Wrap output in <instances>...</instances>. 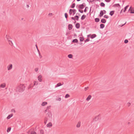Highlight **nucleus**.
Wrapping results in <instances>:
<instances>
[{
	"mask_svg": "<svg viewBox=\"0 0 134 134\" xmlns=\"http://www.w3.org/2000/svg\"><path fill=\"white\" fill-rule=\"evenodd\" d=\"M25 88V86L23 84H21L19 85L16 89V91L21 92H23Z\"/></svg>",
	"mask_w": 134,
	"mask_h": 134,
	"instance_id": "nucleus-1",
	"label": "nucleus"
},
{
	"mask_svg": "<svg viewBox=\"0 0 134 134\" xmlns=\"http://www.w3.org/2000/svg\"><path fill=\"white\" fill-rule=\"evenodd\" d=\"M46 116L48 119H51L52 118V114L50 111H48V113L46 114Z\"/></svg>",
	"mask_w": 134,
	"mask_h": 134,
	"instance_id": "nucleus-2",
	"label": "nucleus"
},
{
	"mask_svg": "<svg viewBox=\"0 0 134 134\" xmlns=\"http://www.w3.org/2000/svg\"><path fill=\"white\" fill-rule=\"evenodd\" d=\"M76 12V9H70L69 10V13L70 15H71L72 13H73V15H74L75 14Z\"/></svg>",
	"mask_w": 134,
	"mask_h": 134,
	"instance_id": "nucleus-3",
	"label": "nucleus"
},
{
	"mask_svg": "<svg viewBox=\"0 0 134 134\" xmlns=\"http://www.w3.org/2000/svg\"><path fill=\"white\" fill-rule=\"evenodd\" d=\"M130 13L133 14L134 13V8H132L131 7L129 9L128 11Z\"/></svg>",
	"mask_w": 134,
	"mask_h": 134,
	"instance_id": "nucleus-4",
	"label": "nucleus"
},
{
	"mask_svg": "<svg viewBox=\"0 0 134 134\" xmlns=\"http://www.w3.org/2000/svg\"><path fill=\"white\" fill-rule=\"evenodd\" d=\"M113 6L114 7H117L119 10L121 8V7L119 4H116L114 5Z\"/></svg>",
	"mask_w": 134,
	"mask_h": 134,
	"instance_id": "nucleus-5",
	"label": "nucleus"
},
{
	"mask_svg": "<svg viewBox=\"0 0 134 134\" xmlns=\"http://www.w3.org/2000/svg\"><path fill=\"white\" fill-rule=\"evenodd\" d=\"M85 3H83L82 4L79 5L78 6V8L80 9H83L84 8Z\"/></svg>",
	"mask_w": 134,
	"mask_h": 134,
	"instance_id": "nucleus-6",
	"label": "nucleus"
},
{
	"mask_svg": "<svg viewBox=\"0 0 134 134\" xmlns=\"http://www.w3.org/2000/svg\"><path fill=\"white\" fill-rule=\"evenodd\" d=\"M63 83L62 84L61 83H57L56 85L55 86V88L57 87H59L60 86H61L63 85Z\"/></svg>",
	"mask_w": 134,
	"mask_h": 134,
	"instance_id": "nucleus-7",
	"label": "nucleus"
},
{
	"mask_svg": "<svg viewBox=\"0 0 134 134\" xmlns=\"http://www.w3.org/2000/svg\"><path fill=\"white\" fill-rule=\"evenodd\" d=\"M12 68V64H10L8 65L7 66L8 70H11Z\"/></svg>",
	"mask_w": 134,
	"mask_h": 134,
	"instance_id": "nucleus-8",
	"label": "nucleus"
},
{
	"mask_svg": "<svg viewBox=\"0 0 134 134\" xmlns=\"http://www.w3.org/2000/svg\"><path fill=\"white\" fill-rule=\"evenodd\" d=\"M6 86V84L5 83L1 84L0 85V87L1 88H4Z\"/></svg>",
	"mask_w": 134,
	"mask_h": 134,
	"instance_id": "nucleus-9",
	"label": "nucleus"
},
{
	"mask_svg": "<svg viewBox=\"0 0 134 134\" xmlns=\"http://www.w3.org/2000/svg\"><path fill=\"white\" fill-rule=\"evenodd\" d=\"M42 76L41 75H39L38 77V80L40 82H41L42 81Z\"/></svg>",
	"mask_w": 134,
	"mask_h": 134,
	"instance_id": "nucleus-10",
	"label": "nucleus"
},
{
	"mask_svg": "<svg viewBox=\"0 0 134 134\" xmlns=\"http://www.w3.org/2000/svg\"><path fill=\"white\" fill-rule=\"evenodd\" d=\"M92 96L91 95H89L86 99V100L87 101H89L91 98Z\"/></svg>",
	"mask_w": 134,
	"mask_h": 134,
	"instance_id": "nucleus-11",
	"label": "nucleus"
},
{
	"mask_svg": "<svg viewBox=\"0 0 134 134\" xmlns=\"http://www.w3.org/2000/svg\"><path fill=\"white\" fill-rule=\"evenodd\" d=\"M13 115L12 114H11L8 115L7 118V119L8 120L10 119L11 117H12L13 116Z\"/></svg>",
	"mask_w": 134,
	"mask_h": 134,
	"instance_id": "nucleus-12",
	"label": "nucleus"
},
{
	"mask_svg": "<svg viewBox=\"0 0 134 134\" xmlns=\"http://www.w3.org/2000/svg\"><path fill=\"white\" fill-rule=\"evenodd\" d=\"M68 29L69 30H71L72 28V25L69 24L68 25Z\"/></svg>",
	"mask_w": 134,
	"mask_h": 134,
	"instance_id": "nucleus-13",
	"label": "nucleus"
},
{
	"mask_svg": "<svg viewBox=\"0 0 134 134\" xmlns=\"http://www.w3.org/2000/svg\"><path fill=\"white\" fill-rule=\"evenodd\" d=\"M106 22V20L104 19H102L101 20V22L103 23H105Z\"/></svg>",
	"mask_w": 134,
	"mask_h": 134,
	"instance_id": "nucleus-14",
	"label": "nucleus"
},
{
	"mask_svg": "<svg viewBox=\"0 0 134 134\" xmlns=\"http://www.w3.org/2000/svg\"><path fill=\"white\" fill-rule=\"evenodd\" d=\"M52 126V124L51 122H49L47 124V127H51Z\"/></svg>",
	"mask_w": 134,
	"mask_h": 134,
	"instance_id": "nucleus-15",
	"label": "nucleus"
},
{
	"mask_svg": "<svg viewBox=\"0 0 134 134\" xmlns=\"http://www.w3.org/2000/svg\"><path fill=\"white\" fill-rule=\"evenodd\" d=\"M102 10H101L100 12L99 16L100 17H101L103 16L104 14V13Z\"/></svg>",
	"mask_w": 134,
	"mask_h": 134,
	"instance_id": "nucleus-16",
	"label": "nucleus"
},
{
	"mask_svg": "<svg viewBox=\"0 0 134 134\" xmlns=\"http://www.w3.org/2000/svg\"><path fill=\"white\" fill-rule=\"evenodd\" d=\"M77 29H79L80 27V25L79 23H77L75 25Z\"/></svg>",
	"mask_w": 134,
	"mask_h": 134,
	"instance_id": "nucleus-17",
	"label": "nucleus"
},
{
	"mask_svg": "<svg viewBox=\"0 0 134 134\" xmlns=\"http://www.w3.org/2000/svg\"><path fill=\"white\" fill-rule=\"evenodd\" d=\"M47 104V103L46 102H43L41 104V105L43 106H44Z\"/></svg>",
	"mask_w": 134,
	"mask_h": 134,
	"instance_id": "nucleus-18",
	"label": "nucleus"
},
{
	"mask_svg": "<svg viewBox=\"0 0 134 134\" xmlns=\"http://www.w3.org/2000/svg\"><path fill=\"white\" fill-rule=\"evenodd\" d=\"M86 15H83L82 16L81 18V19L82 20H83L85 19V18H86Z\"/></svg>",
	"mask_w": 134,
	"mask_h": 134,
	"instance_id": "nucleus-19",
	"label": "nucleus"
},
{
	"mask_svg": "<svg viewBox=\"0 0 134 134\" xmlns=\"http://www.w3.org/2000/svg\"><path fill=\"white\" fill-rule=\"evenodd\" d=\"M9 44L11 46H12L13 45V43H12V42L10 40H8V41Z\"/></svg>",
	"mask_w": 134,
	"mask_h": 134,
	"instance_id": "nucleus-20",
	"label": "nucleus"
},
{
	"mask_svg": "<svg viewBox=\"0 0 134 134\" xmlns=\"http://www.w3.org/2000/svg\"><path fill=\"white\" fill-rule=\"evenodd\" d=\"M114 11H111L109 13V15L111 16H112L114 14Z\"/></svg>",
	"mask_w": 134,
	"mask_h": 134,
	"instance_id": "nucleus-21",
	"label": "nucleus"
},
{
	"mask_svg": "<svg viewBox=\"0 0 134 134\" xmlns=\"http://www.w3.org/2000/svg\"><path fill=\"white\" fill-rule=\"evenodd\" d=\"M105 26V25L103 24H101L100 25V29H103Z\"/></svg>",
	"mask_w": 134,
	"mask_h": 134,
	"instance_id": "nucleus-22",
	"label": "nucleus"
},
{
	"mask_svg": "<svg viewBox=\"0 0 134 134\" xmlns=\"http://www.w3.org/2000/svg\"><path fill=\"white\" fill-rule=\"evenodd\" d=\"M96 35L95 34H93L91 36V38L92 39L96 37Z\"/></svg>",
	"mask_w": 134,
	"mask_h": 134,
	"instance_id": "nucleus-23",
	"label": "nucleus"
},
{
	"mask_svg": "<svg viewBox=\"0 0 134 134\" xmlns=\"http://www.w3.org/2000/svg\"><path fill=\"white\" fill-rule=\"evenodd\" d=\"M81 122H79L76 125V127H79L80 126Z\"/></svg>",
	"mask_w": 134,
	"mask_h": 134,
	"instance_id": "nucleus-24",
	"label": "nucleus"
},
{
	"mask_svg": "<svg viewBox=\"0 0 134 134\" xmlns=\"http://www.w3.org/2000/svg\"><path fill=\"white\" fill-rule=\"evenodd\" d=\"M38 82L37 81H34V86H37L38 85Z\"/></svg>",
	"mask_w": 134,
	"mask_h": 134,
	"instance_id": "nucleus-25",
	"label": "nucleus"
},
{
	"mask_svg": "<svg viewBox=\"0 0 134 134\" xmlns=\"http://www.w3.org/2000/svg\"><path fill=\"white\" fill-rule=\"evenodd\" d=\"M129 6V5H127L124 8V9L123 10V12H125V11H126L127 9V8Z\"/></svg>",
	"mask_w": 134,
	"mask_h": 134,
	"instance_id": "nucleus-26",
	"label": "nucleus"
},
{
	"mask_svg": "<svg viewBox=\"0 0 134 134\" xmlns=\"http://www.w3.org/2000/svg\"><path fill=\"white\" fill-rule=\"evenodd\" d=\"M78 42V40L76 39H75L73 40L72 42L73 43H77Z\"/></svg>",
	"mask_w": 134,
	"mask_h": 134,
	"instance_id": "nucleus-27",
	"label": "nucleus"
},
{
	"mask_svg": "<svg viewBox=\"0 0 134 134\" xmlns=\"http://www.w3.org/2000/svg\"><path fill=\"white\" fill-rule=\"evenodd\" d=\"M100 5L102 7H104L105 6V4L103 2H101L100 3Z\"/></svg>",
	"mask_w": 134,
	"mask_h": 134,
	"instance_id": "nucleus-28",
	"label": "nucleus"
},
{
	"mask_svg": "<svg viewBox=\"0 0 134 134\" xmlns=\"http://www.w3.org/2000/svg\"><path fill=\"white\" fill-rule=\"evenodd\" d=\"M95 21L96 22H98L99 21V19L98 18H96L95 19Z\"/></svg>",
	"mask_w": 134,
	"mask_h": 134,
	"instance_id": "nucleus-29",
	"label": "nucleus"
},
{
	"mask_svg": "<svg viewBox=\"0 0 134 134\" xmlns=\"http://www.w3.org/2000/svg\"><path fill=\"white\" fill-rule=\"evenodd\" d=\"M11 127H8V128H7V132H9L10 130H11Z\"/></svg>",
	"mask_w": 134,
	"mask_h": 134,
	"instance_id": "nucleus-30",
	"label": "nucleus"
},
{
	"mask_svg": "<svg viewBox=\"0 0 134 134\" xmlns=\"http://www.w3.org/2000/svg\"><path fill=\"white\" fill-rule=\"evenodd\" d=\"M72 55L71 54H69L68 55V57L70 58H72Z\"/></svg>",
	"mask_w": 134,
	"mask_h": 134,
	"instance_id": "nucleus-31",
	"label": "nucleus"
},
{
	"mask_svg": "<svg viewBox=\"0 0 134 134\" xmlns=\"http://www.w3.org/2000/svg\"><path fill=\"white\" fill-rule=\"evenodd\" d=\"M80 41L82 42L84 40V38L83 37H80Z\"/></svg>",
	"mask_w": 134,
	"mask_h": 134,
	"instance_id": "nucleus-32",
	"label": "nucleus"
},
{
	"mask_svg": "<svg viewBox=\"0 0 134 134\" xmlns=\"http://www.w3.org/2000/svg\"><path fill=\"white\" fill-rule=\"evenodd\" d=\"M6 38H7V41H8V40L10 39V38L9 37V36L7 35L6 36Z\"/></svg>",
	"mask_w": 134,
	"mask_h": 134,
	"instance_id": "nucleus-33",
	"label": "nucleus"
},
{
	"mask_svg": "<svg viewBox=\"0 0 134 134\" xmlns=\"http://www.w3.org/2000/svg\"><path fill=\"white\" fill-rule=\"evenodd\" d=\"M75 6V3H73L71 6V8H74Z\"/></svg>",
	"mask_w": 134,
	"mask_h": 134,
	"instance_id": "nucleus-34",
	"label": "nucleus"
},
{
	"mask_svg": "<svg viewBox=\"0 0 134 134\" xmlns=\"http://www.w3.org/2000/svg\"><path fill=\"white\" fill-rule=\"evenodd\" d=\"M75 19L77 20H79V17L78 16L76 15L75 16Z\"/></svg>",
	"mask_w": 134,
	"mask_h": 134,
	"instance_id": "nucleus-35",
	"label": "nucleus"
},
{
	"mask_svg": "<svg viewBox=\"0 0 134 134\" xmlns=\"http://www.w3.org/2000/svg\"><path fill=\"white\" fill-rule=\"evenodd\" d=\"M104 18L106 19H108L109 18V16L107 15H105L104 16Z\"/></svg>",
	"mask_w": 134,
	"mask_h": 134,
	"instance_id": "nucleus-36",
	"label": "nucleus"
},
{
	"mask_svg": "<svg viewBox=\"0 0 134 134\" xmlns=\"http://www.w3.org/2000/svg\"><path fill=\"white\" fill-rule=\"evenodd\" d=\"M56 100H57L60 101L61 100V98H57L56 99Z\"/></svg>",
	"mask_w": 134,
	"mask_h": 134,
	"instance_id": "nucleus-37",
	"label": "nucleus"
},
{
	"mask_svg": "<svg viewBox=\"0 0 134 134\" xmlns=\"http://www.w3.org/2000/svg\"><path fill=\"white\" fill-rule=\"evenodd\" d=\"M69 96H70L69 94H67L65 96V98H68L69 97Z\"/></svg>",
	"mask_w": 134,
	"mask_h": 134,
	"instance_id": "nucleus-38",
	"label": "nucleus"
},
{
	"mask_svg": "<svg viewBox=\"0 0 134 134\" xmlns=\"http://www.w3.org/2000/svg\"><path fill=\"white\" fill-rule=\"evenodd\" d=\"M51 106H48L47 107V108L46 109L47 110H48V111H50L49 110V109H50V107H51Z\"/></svg>",
	"mask_w": 134,
	"mask_h": 134,
	"instance_id": "nucleus-39",
	"label": "nucleus"
},
{
	"mask_svg": "<svg viewBox=\"0 0 134 134\" xmlns=\"http://www.w3.org/2000/svg\"><path fill=\"white\" fill-rule=\"evenodd\" d=\"M65 18L66 19V20H67V18L68 15H67V14L66 13L65 14Z\"/></svg>",
	"mask_w": 134,
	"mask_h": 134,
	"instance_id": "nucleus-40",
	"label": "nucleus"
},
{
	"mask_svg": "<svg viewBox=\"0 0 134 134\" xmlns=\"http://www.w3.org/2000/svg\"><path fill=\"white\" fill-rule=\"evenodd\" d=\"M31 134H36V133L35 131H32L31 132Z\"/></svg>",
	"mask_w": 134,
	"mask_h": 134,
	"instance_id": "nucleus-41",
	"label": "nucleus"
},
{
	"mask_svg": "<svg viewBox=\"0 0 134 134\" xmlns=\"http://www.w3.org/2000/svg\"><path fill=\"white\" fill-rule=\"evenodd\" d=\"M90 41L89 39V38H87L85 41V42H88V41Z\"/></svg>",
	"mask_w": 134,
	"mask_h": 134,
	"instance_id": "nucleus-42",
	"label": "nucleus"
},
{
	"mask_svg": "<svg viewBox=\"0 0 134 134\" xmlns=\"http://www.w3.org/2000/svg\"><path fill=\"white\" fill-rule=\"evenodd\" d=\"M128 42V41L127 40H125L124 41V43H127Z\"/></svg>",
	"mask_w": 134,
	"mask_h": 134,
	"instance_id": "nucleus-43",
	"label": "nucleus"
},
{
	"mask_svg": "<svg viewBox=\"0 0 134 134\" xmlns=\"http://www.w3.org/2000/svg\"><path fill=\"white\" fill-rule=\"evenodd\" d=\"M40 132L41 134H43V131L42 130H40Z\"/></svg>",
	"mask_w": 134,
	"mask_h": 134,
	"instance_id": "nucleus-44",
	"label": "nucleus"
},
{
	"mask_svg": "<svg viewBox=\"0 0 134 134\" xmlns=\"http://www.w3.org/2000/svg\"><path fill=\"white\" fill-rule=\"evenodd\" d=\"M88 7H86L85 8L84 10V12H86L87 11V8L88 9Z\"/></svg>",
	"mask_w": 134,
	"mask_h": 134,
	"instance_id": "nucleus-45",
	"label": "nucleus"
},
{
	"mask_svg": "<svg viewBox=\"0 0 134 134\" xmlns=\"http://www.w3.org/2000/svg\"><path fill=\"white\" fill-rule=\"evenodd\" d=\"M48 110L47 109L45 110L44 111V113L46 114L47 113H47H48Z\"/></svg>",
	"mask_w": 134,
	"mask_h": 134,
	"instance_id": "nucleus-46",
	"label": "nucleus"
},
{
	"mask_svg": "<svg viewBox=\"0 0 134 134\" xmlns=\"http://www.w3.org/2000/svg\"><path fill=\"white\" fill-rule=\"evenodd\" d=\"M32 87V86L31 85H30L28 87V89H30Z\"/></svg>",
	"mask_w": 134,
	"mask_h": 134,
	"instance_id": "nucleus-47",
	"label": "nucleus"
},
{
	"mask_svg": "<svg viewBox=\"0 0 134 134\" xmlns=\"http://www.w3.org/2000/svg\"><path fill=\"white\" fill-rule=\"evenodd\" d=\"M79 11L81 13H83V11L82 10H80L79 9Z\"/></svg>",
	"mask_w": 134,
	"mask_h": 134,
	"instance_id": "nucleus-48",
	"label": "nucleus"
},
{
	"mask_svg": "<svg viewBox=\"0 0 134 134\" xmlns=\"http://www.w3.org/2000/svg\"><path fill=\"white\" fill-rule=\"evenodd\" d=\"M105 1L107 2H109L111 1V0H105Z\"/></svg>",
	"mask_w": 134,
	"mask_h": 134,
	"instance_id": "nucleus-49",
	"label": "nucleus"
},
{
	"mask_svg": "<svg viewBox=\"0 0 134 134\" xmlns=\"http://www.w3.org/2000/svg\"><path fill=\"white\" fill-rule=\"evenodd\" d=\"M38 70V68H36L35 69V71L36 72Z\"/></svg>",
	"mask_w": 134,
	"mask_h": 134,
	"instance_id": "nucleus-50",
	"label": "nucleus"
},
{
	"mask_svg": "<svg viewBox=\"0 0 134 134\" xmlns=\"http://www.w3.org/2000/svg\"><path fill=\"white\" fill-rule=\"evenodd\" d=\"M88 87H85V91H86L88 89Z\"/></svg>",
	"mask_w": 134,
	"mask_h": 134,
	"instance_id": "nucleus-51",
	"label": "nucleus"
},
{
	"mask_svg": "<svg viewBox=\"0 0 134 134\" xmlns=\"http://www.w3.org/2000/svg\"><path fill=\"white\" fill-rule=\"evenodd\" d=\"M103 11V13H104V14H105L106 13V11L105 10H102Z\"/></svg>",
	"mask_w": 134,
	"mask_h": 134,
	"instance_id": "nucleus-52",
	"label": "nucleus"
},
{
	"mask_svg": "<svg viewBox=\"0 0 134 134\" xmlns=\"http://www.w3.org/2000/svg\"><path fill=\"white\" fill-rule=\"evenodd\" d=\"M71 19L73 20H75V19L73 17H72L71 18Z\"/></svg>",
	"mask_w": 134,
	"mask_h": 134,
	"instance_id": "nucleus-53",
	"label": "nucleus"
},
{
	"mask_svg": "<svg viewBox=\"0 0 134 134\" xmlns=\"http://www.w3.org/2000/svg\"><path fill=\"white\" fill-rule=\"evenodd\" d=\"M130 105V103H127V105L128 106H129Z\"/></svg>",
	"mask_w": 134,
	"mask_h": 134,
	"instance_id": "nucleus-54",
	"label": "nucleus"
},
{
	"mask_svg": "<svg viewBox=\"0 0 134 134\" xmlns=\"http://www.w3.org/2000/svg\"><path fill=\"white\" fill-rule=\"evenodd\" d=\"M123 9H121V11H120V13H121L122 12V11H123Z\"/></svg>",
	"mask_w": 134,
	"mask_h": 134,
	"instance_id": "nucleus-55",
	"label": "nucleus"
},
{
	"mask_svg": "<svg viewBox=\"0 0 134 134\" xmlns=\"http://www.w3.org/2000/svg\"><path fill=\"white\" fill-rule=\"evenodd\" d=\"M27 7V8H28L29 7V5H26Z\"/></svg>",
	"mask_w": 134,
	"mask_h": 134,
	"instance_id": "nucleus-56",
	"label": "nucleus"
},
{
	"mask_svg": "<svg viewBox=\"0 0 134 134\" xmlns=\"http://www.w3.org/2000/svg\"><path fill=\"white\" fill-rule=\"evenodd\" d=\"M130 122H128V123H127V124L128 125H130Z\"/></svg>",
	"mask_w": 134,
	"mask_h": 134,
	"instance_id": "nucleus-57",
	"label": "nucleus"
},
{
	"mask_svg": "<svg viewBox=\"0 0 134 134\" xmlns=\"http://www.w3.org/2000/svg\"><path fill=\"white\" fill-rule=\"evenodd\" d=\"M36 48H37V49L38 50V49L37 47V45H36Z\"/></svg>",
	"mask_w": 134,
	"mask_h": 134,
	"instance_id": "nucleus-58",
	"label": "nucleus"
},
{
	"mask_svg": "<svg viewBox=\"0 0 134 134\" xmlns=\"http://www.w3.org/2000/svg\"><path fill=\"white\" fill-rule=\"evenodd\" d=\"M126 23H125L124 24H123V25H122V26H123V25H125L126 24Z\"/></svg>",
	"mask_w": 134,
	"mask_h": 134,
	"instance_id": "nucleus-59",
	"label": "nucleus"
},
{
	"mask_svg": "<svg viewBox=\"0 0 134 134\" xmlns=\"http://www.w3.org/2000/svg\"><path fill=\"white\" fill-rule=\"evenodd\" d=\"M52 14V13H50L49 14V15H51Z\"/></svg>",
	"mask_w": 134,
	"mask_h": 134,
	"instance_id": "nucleus-60",
	"label": "nucleus"
},
{
	"mask_svg": "<svg viewBox=\"0 0 134 134\" xmlns=\"http://www.w3.org/2000/svg\"><path fill=\"white\" fill-rule=\"evenodd\" d=\"M80 0H77V1L78 2L80 1Z\"/></svg>",
	"mask_w": 134,
	"mask_h": 134,
	"instance_id": "nucleus-61",
	"label": "nucleus"
},
{
	"mask_svg": "<svg viewBox=\"0 0 134 134\" xmlns=\"http://www.w3.org/2000/svg\"><path fill=\"white\" fill-rule=\"evenodd\" d=\"M90 36V35H88L87 36H88V37H89V36Z\"/></svg>",
	"mask_w": 134,
	"mask_h": 134,
	"instance_id": "nucleus-62",
	"label": "nucleus"
},
{
	"mask_svg": "<svg viewBox=\"0 0 134 134\" xmlns=\"http://www.w3.org/2000/svg\"><path fill=\"white\" fill-rule=\"evenodd\" d=\"M46 122H44V123H45V124H46Z\"/></svg>",
	"mask_w": 134,
	"mask_h": 134,
	"instance_id": "nucleus-63",
	"label": "nucleus"
},
{
	"mask_svg": "<svg viewBox=\"0 0 134 134\" xmlns=\"http://www.w3.org/2000/svg\"><path fill=\"white\" fill-rule=\"evenodd\" d=\"M21 19H22V20H23V19L22 18Z\"/></svg>",
	"mask_w": 134,
	"mask_h": 134,
	"instance_id": "nucleus-64",
	"label": "nucleus"
}]
</instances>
